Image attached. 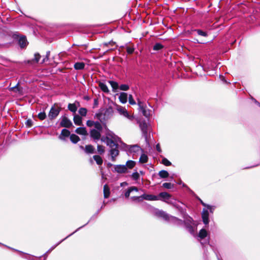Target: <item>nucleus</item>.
<instances>
[{
    "instance_id": "obj_41",
    "label": "nucleus",
    "mask_w": 260,
    "mask_h": 260,
    "mask_svg": "<svg viewBox=\"0 0 260 260\" xmlns=\"http://www.w3.org/2000/svg\"><path fill=\"white\" fill-rule=\"evenodd\" d=\"M128 101H129V104L131 105H135L136 104V102L134 101L132 95H131V94H129L128 96Z\"/></svg>"
},
{
    "instance_id": "obj_23",
    "label": "nucleus",
    "mask_w": 260,
    "mask_h": 260,
    "mask_svg": "<svg viewBox=\"0 0 260 260\" xmlns=\"http://www.w3.org/2000/svg\"><path fill=\"white\" fill-rule=\"evenodd\" d=\"M108 82L111 85L114 91H115V90L119 88L118 84L116 82L113 81H109Z\"/></svg>"
},
{
    "instance_id": "obj_13",
    "label": "nucleus",
    "mask_w": 260,
    "mask_h": 260,
    "mask_svg": "<svg viewBox=\"0 0 260 260\" xmlns=\"http://www.w3.org/2000/svg\"><path fill=\"white\" fill-rule=\"evenodd\" d=\"M75 132L80 135L87 136L88 135L85 128L83 127L77 128Z\"/></svg>"
},
{
    "instance_id": "obj_26",
    "label": "nucleus",
    "mask_w": 260,
    "mask_h": 260,
    "mask_svg": "<svg viewBox=\"0 0 260 260\" xmlns=\"http://www.w3.org/2000/svg\"><path fill=\"white\" fill-rule=\"evenodd\" d=\"M70 134V132L67 129H63L61 131V135L59 138L61 139H62V137H68Z\"/></svg>"
},
{
    "instance_id": "obj_21",
    "label": "nucleus",
    "mask_w": 260,
    "mask_h": 260,
    "mask_svg": "<svg viewBox=\"0 0 260 260\" xmlns=\"http://www.w3.org/2000/svg\"><path fill=\"white\" fill-rule=\"evenodd\" d=\"M207 236V232L206 230L202 229L201 230H200V231L199 232V235H198L200 239H204Z\"/></svg>"
},
{
    "instance_id": "obj_7",
    "label": "nucleus",
    "mask_w": 260,
    "mask_h": 260,
    "mask_svg": "<svg viewBox=\"0 0 260 260\" xmlns=\"http://www.w3.org/2000/svg\"><path fill=\"white\" fill-rule=\"evenodd\" d=\"M90 136L94 140H99L101 137L100 131L96 129H92L90 131Z\"/></svg>"
},
{
    "instance_id": "obj_32",
    "label": "nucleus",
    "mask_w": 260,
    "mask_h": 260,
    "mask_svg": "<svg viewBox=\"0 0 260 260\" xmlns=\"http://www.w3.org/2000/svg\"><path fill=\"white\" fill-rule=\"evenodd\" d=\"M157 214H158V215H159L160 217H163L164 219H165L166 220L168 219V215L164 211H159L157 213Z\"/></svg>"
},
{
    "instance_id": "obj_44",
    "label": "nucleus",
    "mask_w": 260,
    "mask_h": 260,
    "mask_svg": "<svg viewBox=\"0 0 260 260\" xmlns=\"http://www.w3.org/2000/svg\"><path fill=\"white\" fill-rule=\"evenodd\" d=\"M139 177H140V176H139V173L138 172L134 173L132 174V177L135 180L138 179Z\"/></svg>"
},
{
    "instance_id": "obj_12",
    "label": "nucleus",
    "mask_w": 260,
    "mask_h": 260,
    "mask_svg": "<svg viewBox=\"0 0 260 260\" xmlns=\"http://www.w3.org/2000/svg\"><path fill=\"white\" fill-rule=\"evenodd\" d=\"M74 122L77 125H82V118L78 115H75L74 116Z\"/></svg>"
},
{
    "instance_id": "obj_52",
    "label": "nucleus",
    "mask_w": 260,
    "mask_h": 260,
    "mask_svg": "<svg viewBox=\"0 0 260 260\" xmlns=\"http://www.w3.org/2000/svg\"><path fill=\"white\" fill-rule=\"evenodd\" d=\"M49 52H48L47 53V55H46V58H47V59H48V56H49Z\"/></svg>"
},
{
    "instance_id": "obj_51",
    "label": "nucleus",
    "mask_w": 260,
    "mask_h": 260,
    "mask_svg": "<svg viewBox=\"0 0 260 260\" xmlns=\"http://www.w3.org/2000/svg\"><path fill=\"white\" fill-rule=\"evenodd\" d=\"M139 198V197L135 196L132 197V198H133V200H135L136 198Z\"/></svg>"
},
{
    "instance_id": "obj_8",
    "label": "nucleus",
    "mask_w": 260,
    "mask_h": 260,
    "mask_svg": "<svg viewBox=\"0 0 260 260\" xmlns=\"http://www.w3.org/2000/svg\"><path fill=\"white\" fill-rule=\"evenodd\" d=\"M114 169L116 172L119 173H125L127 170L126 167L124 165L115 166Z\"/></svg>"
},
{
    "instance_id": "obj_14",
    "label": "nucleus",
    "mask_w": 260,
    "mask_h": 260,
    "mask_svg": "<svg viewBox=\"0 0 260 260\" xmlns=\"http://www.w3.org/2000/svg\"><path fill=\"white\" fill-rule=\"evenodd\" d=\"M79 104L77 103L74 104H69L68 105V109L72 112L75 113L77 110V107L79 106Z\"/></svg>"
},
{
    "instance_id": "obj_15",
    "label": "nucleus",
    "mask_w": 260,
    "mask_h": 260,
    "mask_svg": "<svg viewBox=\"0 0 260 260\" xmlns=\"http://www.w3.org/2000/svg\"><path fill=\"white\" fill-rule=\"evenodd\" d=\"M19 44L21 48L25 47L27 45L28 43L26 41L25 37H20L19 40Z\"/></svg>"
},
{
    "instance_id": "obj_54",
    "label": "nucleus",
    "mask_w": 260,
    "mask_h": 260,
    "mask_svg": "<svg viewBox=\"0 0 260 260\" xmlns=\"http://www.w3.org/2000/svg\"><path fill=\"white\" fill-rule=\"evenodd\" d=\"M45 61V58L43 59V61H42V63L43 62H44Z\"/></svg>"
},
{
    "instance_id": "obj_3",
    "label": "nucleus",
    "mask_w": 260,
    "mask_h": 260,
    "mask_svg": "<svg viewBox=\"0 0 260 260\" xmlns=\"http://www.w3.org/2000/svg\"><path fill=\"white\" fill-rule=\"evenodd\" d=\"M60 111V108L57 105L52 107L49 114L48 117L50 119H53L56 117Z\"/></svg>"
},
{
    "instance_id": "obj_16",
    "label": "nucleus",
    "mask_w": 260,
    "mask_h": 260,
    "mask_svg": "<svg viewBox=\"0 0 260 260\" xmlns=\"http://www.w3.org/2000/svg\"><path fill=\"white\" fill-rule=\"evenodd\" d=\"M114 147V148L112 147L110 151L111 155L113 159H114V157H116L119 154V151L117 149V146H116Z\"/></svg>"
},
{
    "instance_id": "obj_1",
    "label": "nucleus",
    "mask_w": 260,
    "mask_h": 260,
    "mask_svg": "<svg viewBox=\"0 0 260 260\" xmlns=\"http://www.w3.org/2000/svg\"><path fill=\"white\" fill-rule=\"evenodd\" d=\"M115 140V136L113 133H109L106 137H102L101 139L102 142H105L110 147H114L116 144L114 142Z\"/></svg>"
},
{
    "instance_id": "obj_20",
    "label": "nucleus",
    "mask_w": 260,
    "mask_h": 260,
    "mask_svg": "<svg viewBox=\"0 0 260 260\" xmlns=\"http://www.w3.org/2000/svg\"><path fill=\"white\" fill-rule=\"evenodd\" d=\"M85 151L87 153H93L94 152V148L91 145H86L85 147Z\"/></svg>"
},
{
    "instance_id": "obj_35",
    "label": "nucleus",
    "mask_w": 260,
    "mask_h": 260,
    "mask_svg": "<svg viewBox=\"0 0 260 260\" xmlns=\"http://www.w3.org/2000/svg\"><path fill=\"white\" fill-rule=\"evenodd\" d=\"M135 161H132V160H128L126 162V166L129 169L133 168L135 166Z\"/></svg>"
},
{
    "instance_id": "obj_33",
    "label": "nucleus",
    "mask_w": 260,
    "mask_h": 260,
    "mask_svg": "<svg viewBox=\"0 0 260 260\" xmlns=\"http://www.w3.org/2000/svg\"><path fill=\"white\" fill-rule=\"evenodd\" d=\"M87 109L85 108H81L79 110V113L82 116H85L87 114Z\"/></svg>"
},
{
    "instance_id": "obj_18",
    "label": "nucleus",
    "mask_w": 260,
    "mask_h": 260,
    "mask_svg": "<svg viewBox=\"0 0 260 260\" xmlns=\"http://www.w3.org/2000/svg\"><path fill=\"white\" fill-rule=\"evenodd\" d=\"M134 191H135L136 192H138V188L136 187H130L128 190L125 193V197L126 198H128L130 196V193Z\"/></svg>"
},
{
    "instance_id": "obj_27",
    "label": "nucleus",
    "mask_w": 260,
    "mask_h": 260,
    "mask_svg": "<svg viewBox=\"0 0 260 260\" xmlns=\"http://www.w3.org/2000/svg\"><path fill=\"white\" fill-rule=\"evenodd\" d=\"M159 197L162 198L166 201L167 200H168L170 198V195L166 192H164L160 193L159 194Z\"/></svg>"
},
{
    "instance_id": "obj_28",
    "label": "nucleus",
    "mask_w": 260,
    "mask_h": 260,
    "mask_svg": "<svg viewBox=\"0 0 260 260\" xmlns=\"http://www.w3.org/2000/svg\"><path fill=\"white\" fill-rule=\"evenodd\" d=\"M93 158L98 165H101L103 163V160L101 156L99 155L93 156Z\"/></svg>"
},
{
    "instance_id": "obj_5",
    "label": "nucleus",
    "mask_w": 260,
    "mask_h": 260,
    "mask_svg": "<svg viewBox=\"0 0 260 260\" xmlns=\"http://www.w3.org/2000/svg\"><path fill=\"white\" fill-rule=\"evenodd\" d=\"M60 125L62 127H70L72 125V123L67 117L64 116L61 118Z\"/></svg>"
},
{
    "instance_id": "obj_39",
    "label": "nucleus",
    "mask_w": 260,
    "mask_h": 260,
    "mask_svg": "<svg viewBox=\"0 0 260 260\" xmlns=\"http://www.w3.org/2000/svg\"><path fill=\"white\" fill-rule=\"evenodd\" d=\"M46 117V115L45 112H41L38 114V117L40 120H44Z\"/></svg>"
},
{
    "instance_id": "obj_42",
    "label": "nucleus",
    "mask_w": 260,
    "mask_h": 260,
    "mask_svg": "<svg viewBox=\"0 0 260 260\" xmlns=\"http://www.w3.org/2000/svg\"><path fill=\"white\" fill-rule=\"evenodd\" d=\"M197 33L198 34L199 36H203V37H206L207 36V34L206 32L205 31H203L201 30H197Z\"/></svg>"
},
{
    "instance_id": "obj_47",
    "label": "nucleus",
    "mask_w": 260,
    "mask_h": 260,
    "mask_svg": "<svg viewBox=\"0 0 260 260\" xmlns=\"http://www.w3.org/2000/svg\"><path fill=\"white\" fill-rule=\"evenodd\" d=\"M126 50H127V53L129 54L132 53L134 50L133 48L129 47H127Z\"/></svg>"
},
{
    "instance_id": "obj_2",
    "label": "nucleus",
    "mask_w": 260,
    "mask_h": 260,
    "mask_svg": "<svg viewBox=\"0 0 260 260\" xmlns=\"http://www.w3.org/2000/svg\"><path fill=\"white\" fill-rule=\"evenodd\" d=\"M116 110L120 115L126 117L128 119L132 120L134 119V116L130 115L124 107L116 105Z\"/></svg>"
},
{
    "instance_id": "obj_43",
    "label": "nucleus",
    "mask_w": 260,
    "mask_h": 260,
    "mask_svg": "<svg viewBox=\"0 0 260 260\" xmlns=\"http://www.w3.org/2000/svg\"><path fill=\"white\" fill-rule=\"evenodd\" d=\"M162 48V45L160 44H156L153 46V49L155 50H158L161 49Z\"/></svg>"
},
{
    "instance_id": "obj_53",
    "label": "nucleus",
    "mask_w": 260,
    "mask_h": 260,
    "mask_svg": "<svg viewBox=\"0 0 260 260\" xmlns=\"http://www.w3.org/2000/svg\"><path fill=\"white\" fill-rule=\"evenodd\" d=\"M220 78H221L222 80H224V77H223V76H220Z\"/></svg>"
},
{
    "instance_id": "obj_11",
    "label": "nucleus",
    "mask_w": 260,
    "mask_h": 260,
    "mask_svg": "<svg viewBox=\"0 0 260 260\" xmlns=\"http://www.w3.org/2000/svg\"><path fill=\"white\" fill-rule=\"evenodd\" d=\"M209 213L207 210H204L202 213V218L203 222L207 224L209 222L208 219Z\"/></svg>"
},
{
    "instance_id": "obj_48",
    "label": "nucleus",
    "mask_w": 260,
    "mask_h": 260,
    "mask_svg": "<svg viewBox=\"0 0 260 260\" xmlns=\"http://www.w3.org/2000/svg\"><path fill=\"white\" fill-rule=\"evenodd\" d=\"M140 149L139 147L137 146H133L131 147V151L134 150V151H138Z\"/></svg>"
},
{
    "instance_id": "obj_4",
    "label": "nucleus",
    "mask_w": 260,
    "mask_h": 260,
    "mask_svg": "<svg viewBox=\"0 0 260 260\" xmlns=\"http://www.w3.org/2000/svg\"><path fill=\"white\" fill-rule=\"evenodd\" d=\"M138 104L139 110L142 112L143 115L147 117H148L150 114L146 111L145 104L139 100L138 101Z\"/></svg>"
},
{
    "instance_id": "obj_25",
    "label": "nucleus",
    "mask_w": 260,
    "mask_h": 260,
    "mask_svg": "<svg viewBox=\"0 0 260 260\" xmlns=\"http://www.w3.org/2000/svg\"><path fill=\"white\" fill-rule=\"evenodd\" d=\"M113 110L111 107H108L105 112V115L110 117L111 116L113 115Z\"/></svg>"
},
{
    "instance_id": "obj_45",
    "label": "nucleus",
    "mask_w": 260,
    "mask_h": 260,
    "mask_svg": "<svg viewBox=\"0 0 260 260\" xmlns=\"http://www.w3.org/2000/svg\"><path fill=\"white\" fill-rule=\"evenodd\" d=\"M41 57V56L38 53H36L35 54V58H34V60L36 62H38L40 59Z\"/></svg>"
},
{
    "instance_id": "obj_38",
    "label": "nucleus",
    "mask_w": 260,
    "mask_h": 260,
    "mask_svg": "<svg viewBox=\"0 0 260 260\" xmlns=\"http://www.w3.org/2000/svg\"><path fill=\"white\" fill-rule=\"evenodd\" d=\"M119 88L121 90L126 91L129 89V86L126 84H122L119 86Z\"/></svg>"
},
{
    "instance_id": "obj_17",
    "label": "nucleus",
    "mask_w": 260,
    "mask_h": 260,
    "mask_svg": "<svg viewBox=\"0 0 260 260\" xmlns=\"http://www.w3.org/2000/svg\"><path fill=\"white\" fill-rule=\"evenodd\" d=\"M110 191L109 186L106 184L104 186V196L105 198H108L110 196Z\"/></svg>"
},
{
    "instance_id": "obj_50",
    "label": "nucleus",
    "mask_w": 260,
    "mask_h": 260,
    "mask_svg": "<svg viewBox=\"0 0 260 260\" xmlns=\"http://www.w3.org/2000/svg\"><path fill=\"white\" fill-rule=\"evenodd\" d=\"M156 148L158 152H161L160 147L159 144H157L156 146Z\"/></svg>"
},
{
    "instance_id": "obj_22",
    "label": "nucleus",
    "mask_w": 260,
    "mask_h": 260,
    "mask_svg": "<svg viewBox=\"0 0 260 260\" xmlns=\"http://www.w3.org/2000/svg\"><path fill=\"white\" fill-rule=\"evenodd\" d=\"M99 86L100 87V88L105 92H106V93H108L109 92V89H108V87L107 86V85L104 83H102V82H100L99 83Z\"/></svg>"
},
{
    "instance_id": "obj_49",
    "label": "nucleus",
    "mask_w": 260,
    "mask_h": 260,
    "mask_svg": "<svg viewBox=\"0 0 260 260\" xmlns=\"http://www.w3.org/2000/svg\"><path fill=\"white\" fill-rule=\"evenodd\" d=\"M26 124L28 126L30 127L32 125V121L30 119H28L26 121Z\"/></svg>"
},
{
    "instance_id": "obj_55",
    "label": "nucleus",
    "mask_w": 260,
    "mask_h": 260,
    "mask_svg": "<svg viewBox=\"0 0 260 260\" xmlns=\"http://www.w3.org/2000/svg\"><path fill=\"white\" fill-rule=\"evenodd\" d=\"M80 148H81V149H84L83 146H80Z\"/></svg>"
},
{
    "instance_id": "obj_30",
    "label": "nucleus",
    "mask_w": 260,
    "mask_h": 260,
    "mask_svg": "<svg viewBox=\"0 0 260 260\" xmlns=\"http://www.w3.org/2000/svg\"><path fill=\"white\" fill-rule=\"evenodd\" d=\"M11 90L13 91L14 92H16V93H18L19 94H21V90L19 88V87L17 85L16 86L12 87Z\"/></svg>"
},
{
    "instance_id": "obj_10",
    "label": "nucleus",
    "mask_w": 260,
    "mask_h": 260,
    "mask_svg": "<svg viewBox=\"0 0 260 260\" xmlns=\"http://www.w3.org/2000/svg\"><path fill=\"white\" fill-rule=\"evenodd\" d=\"M119 99L122 104L126 103L127 100V94L125 92H121L119 96Z\"/></svg>"
},
{
    "instance_id": "obj_9",
    "label": "nucleus",
    "mask_w": 260,
    "mask_h": 260,
    "mask_svg": "<svg viewBox=\"0 0 260 260\" xmlns=\"http://www.w3.org/2000/svg\"><path fill=\"white\" fill-rule=\"evenodd\" d=\"M140 128L144 135V136L146 137V135L147 133V124L145 122H142L140 123Z\"/></svg>"
},
{
    "instance_id": "obj_34",
    "label": "nucleus",
    "mask_w": 260,
    "mask_h": 260,
    "mask_svg": "<svg viewBox=\"0 0 260 260\" xmlns=\"http://www.w3.org/2000/svg\"><path fill=\"white\" fill-rule=\"evenodd\" d=\"M98 151L100 154H103L105 152V147L101 145H98Z\"/></svg>"
},
{
    "instance_id": "obj_6",
    "label": "nucleus",
    "mask_w": 260,
    "mask_h": 260,
    "mask_svg": "<svg viewBox=\"0 0 260 260\" xmlns=\"http://www.w3.org/2000/svg\"><path fill=\"white\" fill-rule=\"evenodd\" d=\"M140 197L143 199L148 200V201H156L158 200L159 197L156 196L152 195V194H143Z\"/></svg>"
},
{
    "instance_id": "obj_31",
    "label": "nucleus",
    "mask_w": 260,
    "mask_h": 260,
    "mask_svg": "<svg viewBox=\"0 0 260 260\" xmlns=\"http://www.w3.org/2000/svg\"><path fill=\"white\" fill-rule=\"evenodd\" d=\"M148 160V157L145 154H142L140 158V161L142 163H145Z\"/></svg>"
},
{
    "instance_id": "obj_29",
    "label": "nucleus",
    "mask_w": 260,
    "mask_h": 260,
    "mask_svg": "<svg viewBox=\"0 0 260 260\" xmlns=\"http://www.w3.org/2000/svg\"><path fill=\"white\" fill-rule=\"evenodd\" d=\"M158 174L159 176L162 178H166L169 176L168 172L165 170H162L160 171Z\"/></svg>"
},
{
    "instance_id": "obj_37",
    "label": "nucleus",
    "mask_w": 260,
    "mask_h": 260,
    "mask_svg": "<svg viewBox=\"0 0 260 260\" xmlns=\"http://www.w3.org/2000/svg\"><path fill=\"white\" fill-rule=\"evenodd\" d=\"M162 163L166 166H169L171 165V162L166 158L162 159Z\"/></svg>"
},
{
    "instance_id": "obj_24",
    "label": "nucleus",
    "mask_w": 260,
    "mask_h": 260,
    "mask_svg": "<svg viewBox=\"0 0 260 260\" xmlns=\"http://www.w3.org/2000/svg\"><path fill=\"white\" fill-rule=\"evenodd\" d=\"M70 140L73 143H76L79 141L80 138L78 136L75 134H72L70 136Z\"/></svg>"
},
{
    "instance_id": "obj_36",
    "label": "nucleus",
    "mask_w": 260,
    "mask_h": 260,
    "mask_svg": "<svg viewBox=\"0 0 260 260\" xmlns=\"http://www.w3.org/2000/svg\"><path fill=\"white\" fill-rule=\"evenodd\" d=\"M93 126L95 128H96V130L99 131H101L102 129V125L99 122H95Z\"/></svg>"
},
{
    "instance_id": "obj_56",
    "label": "nucleus",
    "mask_w": 260,
    "mask_h": 260,
    "mask_svg": "<svg viewBox=\"0 0 260 260\" xmlns=\"http://www.w3.org/2000/svg\"><path fill=\"white\" fill-rule=\"evenodd\" d=\"M202 203L204 206H205V204L204 203H203V202H202Z\"/></svg>"
},
{
    "instance_id": "obj_19",
    "label": "nucleus",
    "mask_w": 260,
    "mask_h": 260,
    "mask_svg": "<svg viewBox=\"0 0 260 260\" xmlns=\"http://www.w3.org/2000/svg\"><path fill=\"white\" fill-rule=\"evenodd\" d=\"M85 63L82 62H76L74 64V68L76 70H82L84 68Z\"/></svg>"
},
{
    "instance_id": "obj_40",
    "label": "nucleus",
    "mask_w": 260,
    "mask_h": 260,
    "mask_svg": "<svg viewBox=\"0 0 260 260\" xmlns=\"http://www.w3.org/2000/svg\"><path fill=\"white\" fill-rule=\"evenodd\" d=\"M163 187L166 188L170 189L172 188L173 185L170 183H164L162 184Z\"/></svg>"
},
{
    "instance_id": "obj_46",
    "label": "nucleus",
    "mask_w": 260,
    "mask_h": 260,
    "mask_svg": "<svg viewBox=\"0 0 260 260\" xmlns=\"http://www.w3.org/2000/svg\"><path fill=\"white\" fill-rule=\"evenodd\" d=\"M94 121H92V120H88L87 121V125L89 126V127H91V126H93L94 124Z\"/></svg>"
}]
</instances>
